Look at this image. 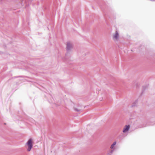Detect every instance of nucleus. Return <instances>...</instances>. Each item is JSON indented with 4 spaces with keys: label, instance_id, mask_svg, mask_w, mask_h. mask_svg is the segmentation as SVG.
I'll return each mask as SVG.
<instances>
[{
    "label": "nucleus",
    "instance_id": "1",
    "mask_svg": "<svg viewBox=\"0 0 155 155\" xmlns=\"http://www.w3.org/2000/svg\"><path fill=\"white\" fill-rule=\"evenodd\" d=\"M33 141L31 139H29L27 143L28 147L27 150L28 151H30L31 150L33 147Z\"/></svg>",
    "mask_w": 155,
    "mask_h": 155
},
{
    "label": "nucleus",
    "instance_id": "2",
    "mask_svg": "<svg viewBox=\"0 0 155 155\" xmlns=\"http://www.w3.org/2000/svg\"><path fill=\"white\" fill-rule=\"evenodd\" d=\"M113 39L116 43L118 42L119 40V35L117 31L113 35Z\"/></svg>",
    "mask_w": 155,
    "mask_h": 155
},
{
    "label": "nucleus",
    "instance_id": "3",
    "mask_svg": "<svg viewBox=\"0 0 155 155\" xmlns=\"http://www.w3.org/2000/svg\"><path fill=\"white\" fill-rule=\"evenodd\" d=\"M72 47V44L69 42H68L67 44V51H70Z\"/></svg>",
    "mask_w": 155,
    "mask_h": 155
},
{
    "label": "nucleus",
    "instance_id": "4",
    "mask_svg": "<svg viewBox=\"0 0 155 155\" xmlns=\"http://www.w3.org/2000/svg\"><path fill=\"white\" fill-rule=\"evenodd\" d=\"M130 129V126L129 125H126L124 127L123 130V132L125 133L127 132Z\"/></svg>",
    "mask_w": 155,
    "mask_h": 155
},
{
    "label": "nucleus",
    "instance_id": "5",
    "mask_svg": "<svg viewBox=\"0 0 155 155\" xmlns=\"http://www.w3.org/2000/svg\"><path fill=\"white\" fill-rule=\"evenodd\" d=\"M116 143L117 142L116 141H114V142L111 145L110 148L111 149H113L115 150V148L114 147V146L116 145Z\"/></svg>",
    "mask_w": 155,
    "mask_h": 155
},
{
    "label": "nucleus",
    "instance_id": "6",
    "mask_svg": "<svg viewBox=\"0 0 155 155\" xmlns=\"http://www.w3.org/2000/svg\"><path fill=\"white\" fill-rule=\"evenodd\" d=\"M114 150H115L113 149H111V150H110L109 152L107 153V155H111V154L114 152Z\"/></svg>",
    "mask_w": 155,
    "mask_h": 155
},
{
    "label": "nucleus",
    "instance_id": "7",
    "mask_svg": "<svg viewBox=\"0 0 155 155\" xmlns=\"http://www.w3.org/2000/svg\"><path fill=\"white\" fill-rule=\"evenodd\" d=\"M137 103V100H136L133 103L132 105V107H133L134 106H135L136 105V104Z\"/></svg>",
    "mask_w": 155,
    "mask_h": 155
},
{
    "label": "nucleus",
    "instance_id": "8",
    "mask_svg": "<svg viewBox=\"0 0 155 155\" xmlns=\"http://www.w3.org/2000/svg\"><path fill=\"white\" fill-rule=\"evenodd\" d=\"M74 110L77 112L80 111L81 110V109H78L76 108H74Z\"/></svg>",
    "mask_w": 155,
    "mask_h": 155
},
{
    "label": "nucleus",
    "instance_id": "9",
    "mask_svg": "<svg viewBox=\"0 0 155 155\" xmlns=\"http://www.w3.org/2000/svg\"><path fill=\"white\" fill-rule=\"evenodd\" d=\"M24 2L23 1H22V2H21V4H23Z\"/></svg>",
    "mask_w": 155,
    "mask_h": 155
},
{
    "label": "nucleus",
    "instance_id": "10",
    "mask_svg": "<svg viewBox=\"0 0 155 155\" xmlns=\"http://www.w3.org/2000/svg\"><path fill=\"white\" fill-rule=\"evenodd\" d=\"M155 1V0H153V1Z\"/></svg>",
    "mask_w": 155,
    "mask_h": 155
}]
</instances>
